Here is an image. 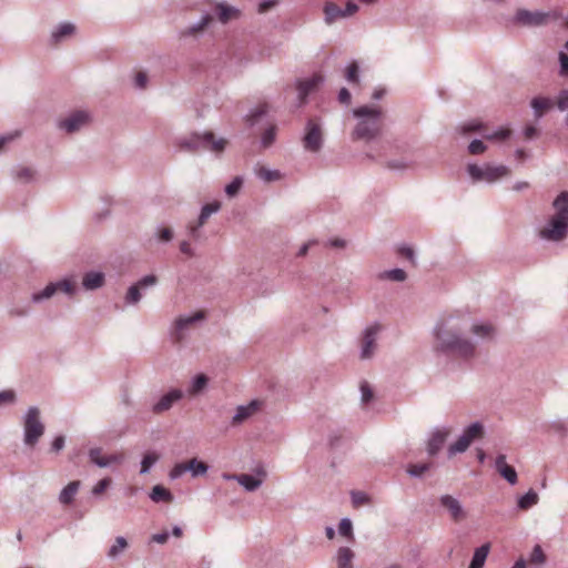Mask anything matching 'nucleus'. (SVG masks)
<instances>
[{"label": "nucleus", "instance_id": "obj_1", "mask_svg": "<svg viewBox=\"0 0 568 568\" xmlns=\"http://www.w3.org/2000/svg\"><path fill=\"white\" fill-rule=\"evenodd\" d=\"M435 345L437 353L454 354L468 359L475 356L476 345L462 334L458 327L450 325L448 321H442L434 327Z\"/></svg>", "mask_w": 568, "mask_h": 568}, {"label": "nucleus", "instance_id": "obj_2", "mask_svg": "<svg viewBox=\"0 0 568 568\" xmlns=\"http://www.w3.org/2000/svg\"><path fill=\"white\" fill-rule=\"evenodd\" d=\"M356 124L351 133L353 141L372 142L383 130V110L378 105H362L352 111Z\"/></svg>", "mask_w": 568, "mask_h": 568}, {"label": "nucleus", "instance_id": "obj_3", "mask_svg": "<svg viewBox=\"0 0 568 568\" xmlns=\"http://www.w3.org/2000/svg\"><path fill=\"white\" fill-rule=\"evenodd\" d=\"M555 214L539 231V236L549 242H561L568 236V192L564 191L554 200Z\"/></svg>", "mask_w": 568, "mask_h": 568}, {"label": "nucleus", "instance_id": "obj_4", "mask_svg": "<svg viewBox=\"0 0 568 568\" xmlns=\"http://www.w3.org/2000/svg\"><path fill=\"white\" fill-rule=\"evenodd\" d=\"M176 144L182 151H209L221 154L224 152L227 141L223 138H216L211 131H204L193 132L187 136L180 138Z\"/></svg>", "mask_w": 568, "mask_h": 568}, {"label": "nucleus", "instance_id": "obj_5", "mask_svg": "<svg viewBox=\"0 0 568 568\" xmlns=\"http://www.w3.org/2000/svg\"><path fill=\"white\" fill-rule=\"evenodd\" d=\"M44 424L40 419V409L37 406L28 408L23 416V442L34 447L44 434Z\"/></svg>", "mask_w": 568, "mask_h": 568}, {"label": "nucleus", "instance_id": "obj_6", "mask_svg": "<svg viewBox=\"0 0 568 568\" xmlns=\"http://www.w3.org/2000/svg\"><path fill=\"white\" fill-rule=\"evenodd\" d=\"M467 173L473 183H494L499 179L507 176L509 174V169L506 165L485 164L480 166L475 163H469L467 165Z\"/></svg>", "mask_w": 568, "mask_h": 568}, {"label": "nucleus", "instance_id": "obj_7", "mask_svg": "<svg viewBox=\"0 0 568 568\" xmlns=\"http://www.w3.org/2000/svg\"><path fill=\"white\" fill-rule=\"evenodd\" d=\"M484 435V426L480 422H474L469 426H467L459 438L450 444L447 449V456L452 458L457 454L465 453L470 444L477 439L483 437Z\"/></svg>", "mask_w": 568, "mask_h": 568}, {"label": "nucleus", "instance_id": "obj_8", "mask_svg": "<svg viewBox=\"0 0 568 568\" xmlns=\"http://www.w3.org/2000/svg\"><path fill=\"white\" fill-rule=\"evenodd\" d=\"M205 318V313L203 311H197L190 315H180L172 324L170 329V336L173 343H181L184 341L186 336V332L193 327L197 322H201Z\"/></svg>", "mask_w": 568, "mask_h": 568}, {"label": "nucleus", "instance_id": "obj_9", "mask_svg": "<svg viewBox=\"0 0 568 568\" xmlns=\"http://www.w3.org/2000/svg\"><path fill=\"white\" fill-rule=\"evenodd\" d=\"M306 151L317 153L323 148L324 135L321 123L315 119H310L305 125V134L302 139Z\"/></svg>", "mask_w": 568, "mask_h": 568}, {"label": "nucleus", "instance_id": "obj_10", "mask_svg": "<svg viewBox=\"0 0 568 568\" xmlns=\"http://www.w3.org/2000/svg\"><path fill=\"white\" fill-rule=\"evenodd\" d=\"M91 122V115L88 111L77 110L63 119L58 120L57 128L68 134L79 132Z\"/></svg>", "mask_w": 568, "mask_h": 568}, {"label": "nucleus", "instance_id": "obj_11", "mask_svg": "<svg viewBox=\"0 0 568 568\" xmlns=\"http://www.w3.org/2000/svg\"><path fill=\"white\" fill-rule=\"evenodd\" d=\"M220 209L221 203L219 201H214L202 206L197 220L189 224V235L192 240L200 241L202 239L201 227L206 223L209 217L212 214L217 213Z\"/></svg>", "mask_w": 568, "mask_h": 568}, {"label": "nucleus", "instance_id": "obj_12", "mask_svg": "<svg viewBox=\"0 0 568 568\" xmlns=\"http://www.w3.org/2000/svg\"><path fill=\"white\" fill-rule=\"evenodd\" d=\"M549 19V12L519 9L514 17V22L525 27H539L547 24Z\"/></svg>", "mask_w": 568, "mask_h": 568}, {"label": "nucleus", "instance_id": "obj_13", "mask_svg": "<svg viewBox=\"0 0 568 568\" xmlns=\"http://www.w3.org/2000/svg\"><path fill=\"white\" fill-rule=\"evenodd\" d=\"M381 331L378 324L366 327L363 332L362 344H361V359H369L373 357L377 346V335Z\"/></svg>", "mask_w": 568, "mask_h": 568}, {"label": "nucleus", "instance_id": "obj_14", "mask_svg": "<svg viewBox=\"0 0 568 568\" xmlns=\"http://www.w3.org/2000/svg\"><path fill=\"white\" fill-rule=\"evenodd\" d=\"M450 435V428L448 427H440L435 428L427 442V453L429 456H435L438 454V452L444 446L445 442L447 440L448 436Z\"/></svg>", "mask_w": 568, "mask_h": 568}, {"label": "nucleus", "instance_id": "obj_15", "mask_svg": "<svg viewBox=\"0 0 568 568\" xmlns=\"http://www.w3.org/2000/svg\"><path fill=\"white\" fill-rule=\"evenodd\" d=\"M184 393L181 389H171L169 393L161 396V398L152 406V412L154 414L168 412L176 402L182 399Z\"/></svg>", "mask_w": 568, "mask_h": 568}, {"label": "nucleus", "instance_id": "obj_16", "mask_svg": "<svg viewBox=\"0 0 568 568\" xmlns=\"http://www.w3.org/2000/svg\"><path fill=\"white\" fill-rule=\"evenodd\" d=\"M88 455L90 462L101 468L109 467L112 464H121L124 459L122 454L102 456L101 448H91Z\"/></svg>", "mask_w": 568, "mask_h": 568}, {"label": "nucleus", "instance_id": "obj_17", "mask_svg": "<svg viewBox=\"0 0 568 568\" xmlns=\"http://www.w3.org/2000/svg\"><path fill=\"white\" fill-rule=\"evenodd\" d=\"M323 81L324 78L320 74H314L312 78L298 81L296 89L300 103L304 104L308 94L312 93Z\"/></svg>", "mask_w": 568, "mask_h": 568}, {"label": "nucleus", "instance_id": "obj_18", "mask_svg": "<svg viewBox=\"0 0 568 568\" xmlns=\"http://www.w3.org/2000/svg\"><path fill=\"white\" fill-rule=\"evenodd\" d=\"M262 402L257 399L251 400L247 405H240L232 418L233 425L242 424L261 408Z\"/></svg>", "mask_w": 568, "mask_h": 568}, {"label": "nucleus", "instance_id": "obj_19", "mask_svg": "<svg viewBox=\"0 0 568 568\" xmlns=\"http://www.w3.org/2000/svg\"><path fill=\"white\" fill-rule=\"evenodd\" d=\"M223 477L225 479H234L236 480L243 488L247 491H255L262 486V479H258L250 474H240V475H227L224 474Z\"/></svg>", "mask_w": 568, "mask_h": 568}, {"label": "nucleus", "instance_id": "obj_20", "mask_svg": "<svg viewBox=\"0 0 568 568\" xmlns=\"http://www.w3.org/2000/svg\"><path fill=\"white\" fill-rule=\"evenodd\" d=\"M496 469L503 478H505L510 485L517 483V473L515 468L506 463L505 455H498L495 462Z\"/></svg>", "mask_w": 568, "mask_h": 568}, {"label": "nucleus", "instance_id": "obj_21", "mask_svg": "<svg viewBox=\"0 0 568 568\" xmlns=\"http://www.w3.org/2000/svg\"><path fill=\"white\" fill-rule=\"evenodd\" d=\"M324 22L332 26L339 19H346L344 9L339 8L336 3L327 1L323 7Z\"/></svg>", "mask_w": 568, "mask_h": 568}, {"label": "nucleus", "instance_id": "obj_22", "mask_svg": "<svg viewBox=\"0 0 568 568\" xmlns=\"http://www.w3.org/2000/svg\"><path fill=\"white\" fill-rule=\"evenodd\" d=\"M440 505L445 507L454 520H459L464 517V510L460 503L450 495H443L440 497Z\"/></svg>", "mask_w": 568, "mask_h": 568}, {"label": "nucleus", "instance_id": "obj_23", "mask_svg": "<svg viewBox=\"0 0 568 568\" xmlns=\"http://www.w3.org/2000/svg\"><path fill=\"white\" fill-rule=\"evenodd\" d=\"M552 100L546 97H536L530 101L535 120L541 119L552 108Z\"/></svg>", "mask_w": 568, "mask_h": 568}, {"label": "nucleus", "instance_id": "obj_24", "mask_svg": "<svg viewBox=\"0 0 568 568\" xmlns=\"http://www.w3.org/2000/svg\"><path fill=\"white\" fill-rule=\"evenodd\" d=\"M104 274L102 272L90 271L87 272L82 277V286L87 291H94L103 286Z\"/></svg>", "mask_w": 568, "mask_h": 568}, {"label": "nucleus", "instance_id": "obj_25", "mask_svg": "<svg viewBox=\"0 0 568 568\" xmlns=\"http://www.w3.org/2000/svg\"><path fill=\"white\" fill-rule=\"evenodd\" d=\"M11 174L14 180L20 183H31L36 180L37 172L30 166L16 165L11 170Z\"/></svg>", "mask_w": 568, "mask_h": 568}, {"label": "nucleus", "instance_id": "obj_26", "mask_svg": "<svg viewBox=\"0 0 568 568\" xmlns=\"http://www.w3.org/2000/svg\"><path fill=\"white\" fill-rule=\"evenodd\" d=\"M80 488V481L73 480L69 483L59 494V501L62 505H70L79 491Z\"/></svg>", "mask_w": 568, "mask_h": 568}, {"label": "nucleus", "instance_id": "obj_27", "mask_svg": "<svg viewBox=\"0 0 568 568\" xmlns=\"http://www.w3.org/2000/svg\"><path fill=\"white\" fill-rule=\"evenodd\" d=\"M489 544H484L480 547L476 548L468 568H483L489 554Z\"/></svg>", "mask_w": 568, "mask_h": 568}, {"label": "nucleus", "instance_id": "obj_28", "mask_svg": "<svg viewBox=\"0 0 568 568\" xmlns=\"http://www.w3.org/2000/svg\"><path fill=\"white\" fill-rule=\"evenodd\" d=\"M355 557L354 551L348 547H339L336 552V562L338 568H353L352 561Z\"/></svg>", "mask_w": 568, "mask_h": 568}, {"label": "nucleus", "instance_id": "obj_29", "mask_svg": "<svg viewBox=\"0 0 568 568\" xmlns=\"http://www.w3.org/2000/svg\"><path fill=\"white\" fill-rule=\"evenodd\" d=\"M75 31L74 24L70 22L60 23L51 33V41L53 43H59L65 37L73 34Z\"/></svg>", "mask_w": 568, "mask_h": 568}, {"label": "nucleus", "instance_id": "obj_30", "mask_svg": "<svg viewBox=\"0 0 568 568\" xmlns=\"http://www.w3.org/2000/svg\"><path fill=\"white\" fill-rule=\"evenodd\" d=\"M150 498L154 501V503H172L174 497L172 495V493L163 487L162 485H155L151 493H150Z\"/></svg>", "mask_w": 568, "mask_h": 568}, {"label": "nucleus", "instance_id": "obj_31", "mask_svg": "<svg viewBox=\"0 0 568 568\" xmlns=\"http://www.w3.org/2000/svg\"><path fill=\"white\" fill-rule=\"evenodd\" d=\"M207 384L209 377L205 374L195 375L190 383V387L187 389L189 395H199L206 388Z\"/></svg>", "mask_w": 568, "mask_h": 568}, {"label": "nucleus", "instance_id": "obj_32", "mask_svg": "<svg viewBox=\"0 0 568 568\" xmlns=\"http://www.w3.org/2000/svg\"><path fill=\"white\" fill-rule=\"evenodd\" d=\"M268 112V104L266 102L258 104L256 108L250 111L246 115V122L248 125H256L262 118L266 116Z\"/></svg>", "mask_w": 568, "mask_h": 568}, {"label": "nucleus", "instance_id": "obj_33", "mask_svg": "<svg viewBox=\"0 0 568 568\" xmlns=\"http://www.w3.org/2000/svg\"><path fill=\"white\" fill-rule=\"evenodd\" d=\"M128 547V540L122 536H118L114 540V544L109 548L106 556L114 560L119 558Z\"/></svg>", "mask_w": 568, "mask_h": 568}, {"label": "nucleus", "instance_id": "obj_34", "mask_svg": "<svg viewBox=\"0 0 568 568\" xmlns=\"http://www.w3.org/2000/svg\"><path fill=\"white\" fill-rule=\"evenodd\" d=\"M240 11L231 6H226L223 3H220L216 6V14L219 17V20L223 23H226L233 18H236L239 16Z\"/></svg>", "mask_w": 568, "mask_h": 568}, {"label": "nucleus", "instance_id": "obj_35", "mask_svg": "<svg viewBox=\"0 0 568 568\" xmlns=\"http://www.w3.org/2000/svg\"><path fill=\"white\" fill-rule=\"evenodd\" d=\"M539 500L538 494L534 489H529L525 495H523L517 503V506L521 510H527L532 506L537 505Z\"/></svg>", "mask_w": 568, "mask_h": 568}, {"label": "nucleus", "instance_id": "obj_36", "mask_svg": "<svg viewBox=\"0 0 568 568\" xmlns=\"http://www.w3.org/2000/svg\"><path fill=\"white\" fill-rule=\"evenodd\" d=\"M185 464L187 471H190L193 477L203 476L209 470V466L204 462L199 460L197 458H192Z\"/></svg>", "mask_w": 568, "mask_h": 568}, {"label": "nucleus", "instance_id": "obj_37", "mask_svg": "<svg viewBox=\"0 0 568 568\" xmlns=\"http://www.w3.org/2000/svg\"><path fill=\"white\" fill-rule=\"evenodd\" d=\"M471 333L480 338H491L495 335V327L491 324H474L470 328Z\"/></svg>", "mask_w": 568, "mask_h": 568}, {"label": "nucleus", "instance_id": "obj_38", "mask_svg": "<svg viewBox=\"0 0 568 568\" xmlns=\"http://www.w3.org/2000/svg\"><path fill=\"white\" fill-rule=\"evenodd\" d=\"M213 20L210 13H205L201 17V19L190 26L185 31H183V36H194L197 32L202 31L211 21Z\"/></svg>", "mask_w": 568, "mask_h": 568}, {"label": "nucleus", "instance_id": "obj_39", "mask_svg": "<svg viewBox=\"0 0 568 568\" xmlns=\"http://www.w3.org/2000/svg\"><path fill=\"white\" fill-rule=\"evenodd\" d=\"M57 293L55 282L49 283L42 291L33 293L31 301L33 303H40L44 300L52 297Z\"/></svg>", "mask_w": 568, "mask_h": 568}, {"label": "nucleus", "instance_id": "obj_40", "mask_svg": "<svg viewBox=\"0 0 568 568\" xmlns=\"http://www.w3.org/2000/svg\"><path fill=\"white\" fill-rule=\"evenodd\" d=\"M407 275L406 272L402 268H393L388 271H384L379 273L378 278L379 280H390L395 282H404L406 280Z\"/></svg>", "mask_w": 568, "mask_h": 568}, {"label": "nucleus", "instance_id": "obj_41", "mask_svg": "<svg viewBox=\"0 0 568 568\" xmlns=\"http://www.w3.org/2000/svg\"><path fill=\"white\" fill-rule=\"evenodd\" d=\"M345 79L348 83H359V65L356 61L351 62L345 70Z\"/></svg>", "mask_w": 568, "mask_h": 568}, {"label": "nucleus", "instance_id": "obj_42", "mask_svg": "<svg viewBox=\"0 0 568 568\" xmlns=\"http://www.w3.org/2000/svg\"><path fill=\"white\" fill-rule=\"evenodd\" d=\"M256 175L264 182H273L281 179L282 174L278 170H270L265 166H261L256 171Z\"/></svg>", "mask_w": 568, "mask_h": 568}, {"label": "nucleus", "instance_id": "obj_43", "mask_svg": "<svg viewBox=\"0 0 568 568\" xmlns=\"http://www.w3.org/2000/svg\"><path fill=\"white\" fill-rule=\"evenodd\" d=\"M142 298L141 288L139 285L133 284L129 287L126 295L124 297L125 303L129 305L138 304Z\"/></svg>", "mask_w": 568, "mask_h": 568}, {"label": "nucleus", "instance_id": "obj_44", "mask_svg": "<svg viewBox=\"0 0 568 568\" xmlns=\"http://www.w3.org/2000/svg\"><path fill=\"white\" fill-rule=\"evenodd\" d=\"M276 138V126L274 124H271L262 134L261 138V145L264 149L270 148Z\"/></svg>", "mask_w": 568, "mask_h": 568}, {"label": "nucleus", "instance_id": "obj_45", "mask_svg": "<svg viewBox=\"0 0 568 568\" xmlns=\"http://www.w3.org/2000/svg\"><path fill=\"white\" fill-rule=\"evenodd\" d=\"M159 460V455L156 453H148L143 456L141 462L140 474H148L151 467Z\"/></svg>", "mask_w": 568, "mask_h": 568}, {"label": "nucleus", "instance_id": "obj_46", "mask_svg": "<svg viewBox=\"0 0 568 568\" xmlns=\"http://www.w3.org/2000/svg\"><path fill=\"white\" fill-rule=\"evenodd\" d=\"M433 466L432 463L414 464L409 465L407 473L415 478H420L426 471Z\"/></svg>", "mask_w": 568, "mask_h": 568}, {"label": "nucleus", "instance_id": "obj_47", "mask_svg": "<svg viewBox=\"0 0 568 568\" xmlns=\"http://www.w3.org/2000/svg\"><path fill=\"white\" fill-rule=\"evenodd\" d=\"M338 532L341 536L354 540L353 524L349 518H343L338 525Z\"/></svg>", "mask_w": 568, "mask_h": 568}, {"label": "nucleus", "instance_id": "obj_48", "mask_svg": "<svg viewBox=\"0 0 568 568\" xmlns=\"http://www.w3.org/2000/svg\"><path fill=\"white\" fill-rule=\"evenodd\" d=\"M57 285V292H63L68 294L69 296H73L77 293V286L70 282L69 280H60L55 282Z\"/></svg>", "mask_w": 568, "mask_h": 568}, {"label": "nucleus", "instance_id": "obj_49", "mask_svg": "<svg viewBox=\"0 0 568 568\" xmlns=\"http://www.w3.org/2000/svg\"><path fill=\"white\" fill-rule=\"evenodd\" d=\"M243 185V179L241 176H235L231 183L225 186V193L227 196H235Z\"/></svg>", "mask_w": 568, "mask_h": 568}, {"label": "nucleus", "instance_id": "obj_50", "mask_svg": "<svg viewBox=\"0 0 568 568\" xmlns=\"http://www.w3.org/2000/svg\"><path fill=\"white\" fill-rule=\"evenodd\" d=\"M530 562L541 565L546 561V556L540 545H536L530 554Z\"/></svg>", "mask_w": 568, "mask_h": 568}, {"label": "nucleus", "instance_id": "obj_51", "mask_svg": "<svg viewBox=\"0 0 568 568\" xmlns=\"http://www.w3.org/2000/svg\"><path fill=\"white\" fill-rule=\"evenodd\" d=\"M486 150H487L486 144L481 140H478V139L473 140L468 145V152L474 155L481 154Z\"/></svg>", "mask_w": 568, "mask_h": 568}, {"label": "nucleus", "instance_id": "obj_52", "mask_svg": "<svg viewBox=\"0 0 568 568\" xmlns=\"http://www.w3.org/2000/svg\"><path fill=\"white\" fill-rule=\"evenodd\" d=\"M510 131L507 129H498L491 133H484L483 136L486 140H506L509 138Z\"/></svg>", "mask_w": 568, "mask_h": 568}, {"label": "nucleus", "instance_id": "obj_53", "mask_svg": "<svg viewBox=\"0 0 568 568\" xmlns=\"http://www.w3.org/2000/svg\"><path fill=\"white\" fill-rule=\"evenodd\" d=\"M557 106L560 111L568 109V90H561L557 98ZM566 125H568V115L565 119Z\"/></svg>", "mask_w": 568, "mask_h": 568}, {"label": "nucleus", "instance_id": "obj_54", "mask_svg": "<svg viewBox=\"0 0 568 568\" xmlns=\"http://www.w3.org/2000/svg\"><path fill=\"white\" fill-rule=\"evenodd\" d=\"M186 471H187L186 464L178 463L170 470L169 477L171 480H175V479L180 478L182 475H184Z\"/></svg>", "mask_w": 568, "mask_h": 568}, {"label": "nucleus", "instance_id": "obj_55", "mask_svg": "<svg viewBox=\"0 0 568 568\" xmlns=\"http://www.w3.org/2000/svg\"><path fill=\"white\" fill-rule=\"evenodd\" d=\"M483 123L479 122V121H471V122H468V123H465L460 126V132L463 134H467V133H470V132H477V131H480L483 129Z\"/></svg>", "mask_w": 568, "mask_h": 568}, {"label": "nucleus", "instance_id": "obj_56", "mask_svg": "<svg viewBox=\"0 0 568 568\" xmlns=\"http://www.w3.org/2000/svg\"><path fill=\"white\" fill-rule=\"evenodd\" d=\"M369 501L368 496L362 491H353L352 493V503L355 507L365 505Z\"/></svg>", "mask_w": 568, "mask_h": 568}, {"label": "nucleus", "instance_id": "obj_57", "mask_svg": "<svg viewBox=\"0 0 568 568\" xmlns=\"http://www.w3.org/2000/svg\"><path fill=\"white\" fill-rule=\"evenodd\" d=\"M373 398V390L368 383L364 382L361 384V399L363 403H368Z\"/></svg>", "mask_w": 568, "mask_h": 568}, {"label": "nucleus", "instance_id": "obj_58", "mask_svg": "<svg viewBox=\"0 0 568 568\" xmlns=\"http://www.w3.org/2000/svg\"><path fill=\"white\" fill-rule=\"evenodd\" d=\"M158 282V278L155 275L153 274H150V275H145L143 276L138 283H135L136 285H139L140 288H143V287H150V286H153L155 285Z\"/></svg>", "mask_w": 568, "mask_h": 568}, {"label": "nucleus", "instance_id": "obj_59", "mask_svg": "<svg viewBox=\"0 0 568 568\" xmlns=\"http://www.w3.org/2000/svg\"><path fill=\"white\" fill-rule=\"evenodd\" d=\"M111 484V479L110 478H103L101 480H99L95 486L93 487L92 489V494L93 495H100L102 494Z\"/></svg>", "mask_w": 568, "mask_h": 568}, {"label": "nucleus", "instance_id": "obj_60", "mask_svg": "<svg viewBox=\"0 0 568 568\" xmlns=\"http://www.w3.org/2000/svg\"><path fill=\"white\" fill-rule=\"evenodd\" d=\"M16 400V393L13 390L0 392V406L3 404H12Z\"/></svg>", "mask_w": 568, "mask_h": 568}, {"label": "nucleus", "instance_id": "obj_61", "mask_svg": "<svg viewBox=\"0 0 568 568\" xmlns=\"http://www.w3.org/2000/svg\"><path fill=\"white\" fill-rule=\"evenodd\" d=\"M387 168L389 170L404 171L408 168V163L404 160H392L387 162Z\"/></svg>", "mask_w": 568, "mask_h": 568}, {"label": "nucleus", "instance_id": "obj_62", "mask_svg": "<svg viewBox=\"0 0 568 568\" xmlns=\"http://www.w3.org/2000/svg\"><path fill=\"white\" fill-rule=\"evenodd\" d=\"M559 62H560V75H568V55L565 52L559 53Z\"/></svg>", "mask_w": 568, "mask_h": 568}, {"label": "nucleus", "instance_id": "obj_63", "mask_svg": "<svg viewBox=\"0 0 568 568\" xmlns=\"http://www.w3.org/2000/svg\"><path fill=\"white\" fill-rule=\"evenodd\" d=\"M338 102L345 105H348L352 100L351 92L346 88H342L338 92Z\"/></svg>", "mask_w": 568, "mask_h": 568}, {"label": "nucleus", "instance_id": "obj_64", "mask_svg": "<svg viewBox=\"0 0 568 568\" xmlns=\"http://www.w3.org/2000/svg\"><path fill=\"white\" fill-rule=\"evenodd\" d=\"M64 444H65V438H64V436L59 435V436H57V437L53 439L52 445H51V450H52V452H54V453H59L60 450H62V449H63Z\"/></svg>", "mask_w": 568, "mask_h": 568}]
</instances>
